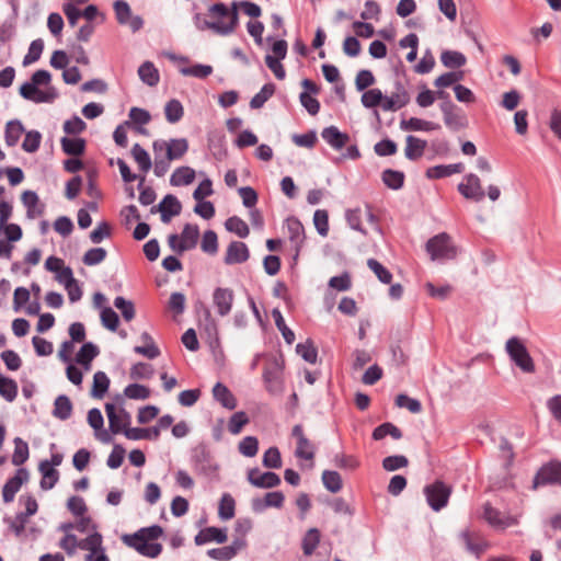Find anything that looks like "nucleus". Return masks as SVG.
Listing matches in <instances>:
<instances>
[{
	"instance_id": "nucleus-23",
	"label": "nucleus",
	"mask_w": 561,
	"mask_h": 561,
	"mask_svg": "<svg viewBox=\"0 0 561 561\" xmlns=\"http://www.w3.org/2000/svg\"><path fill=\"white\" fill-rule=\"evenodd\" d=\"M38 470L42 474L41 489L45 491L53 489L59 480V471L50 467L47 459L39 462Z\"/></svg>"
},
{
	"instance_id": "nucleus-25",
	"label": "nucleus",
	"mask_w": 561,
	"mask_h": 561,
	"mask_svg": "<svg viewBox=\"0 0 561 561\" xmlns=\"http://www.w3.org/2000/svg\"><path fill=\"white\" fill-rule=\"evenodd\" d=\"M203 309L204 313V329L208 335L210 341V347L214 348L215 346L219 345V337H218V328L215 319L213 318L210 310L202 302H197L196 308Z\"/></svg>"
},
{
	"instance_id": "nucleus-52",
	"label": "nucleus",
	"mask_w": 561,
	"mask_h": 561,
	"mask_svg": "<svg viewBox=\"0 0 561 561\" xmlns=\"http://www.w3.org/2000/svg\"><path fill=\"white\" fill-rule=\"evenodd\" d=\"M320 542V531L317 528H310L302 538L301 548L305 556H311Z\"/></svg>"
},
{
	"instance_id": "nucleus-9",
	"label": "nucleus",
	"mask_w": 561,
	"mask_h": 561,
	"mask_svg": "<svg viewBox=\"0 0 561 561\" xmlns=\"http://www.w3.org/2000/svg\"><path fill=\"white\" fill-rule=\"evenodd\" d=\"M439 108L444 116L445 125L453 131H458L468 126L466 114L453 102H442Z\"/></svg>"
},
{
	"instance_id": "nucleus-59",
	"label": "nucleus",
	"mask_w": 561,
	"mask_h": 561,
	"mask_svg": "<svg viewBox=\"0 0 561 561\" xmlns=\"http://www.w3.org/2000/svg\"><path fill=\"white\" fill-rule=\"evenodd\" d=\"M44 42L41 38L34 39L30 47L27 54L23 58V66L26 67L35 61H37L43 53Z\"/></svg>"
},
{
	"instance_id": "nucleus-26",
	"label": "nucleus",
	"mask_w": 561,
	"mask_h": 561,
	"mask_svg": "<svg viewBox=\"0 0 561 561\" xmlns=\"http://www.w3.org/2000/svg\"><path fill=\"white\" fill-rule=\"evenodd\" d=\"M465 169L463 163H453V164H438L431 167L426 170V178L428 179H443L450 176L456 173H461Z\"/></svg>"
},
{
	"instance_id": "nucleus-15",
	"label": "nucleus",
	"mask_w": 561,
	"mask_h": 561,
	"mask_svg": "<svg viewBox=\"0 0 561 561\" xmlns=\"http://www.w3.org/2000/svg\"><path fill=\"white\" fill-rule=\"evenodd\" d=\"M234 300V294L231 288L217 287L213 293V302L220 317H226L230 313Z\"/></svg>"
},
{
	"instance_id": "nucleus-21",
	"label": "nucleus",
	"mask_w": 561,
	"mask_h": 561,
	"mask_svg": "<svg viewBox=\"0 0 561 561\" xmlns=\"http://www.w3.org/2000/svg\"><path fill=\"white\" fill-rule=\"evenodd\" d=\"M227 533L225 528L207 527L201 530L194 538L196 546L205 545L209 541L224 543L227 541Z\"/></svg>"
},
{
	"instance_id": "nucleus-47",
	"label": "nucleus",
	"mask_w": 561,
	"mask_h": 561,
	"mask_svg": "<svg viewBox=\"0 0 561 561\" xmlns=\"http://www.w3.org/2000/svg\"><path fill=\"white\" fill-rule=\"evenodd\" d=\"M442 64L447 68H460L466 65V56L457 50H445L440 55Z\"/></svg>"
},
{
	"instance_id": "nucleus-18",
	"label": "nucleus",
	"mask_w": 561,
	"mask_h": 561,
	"mask_svg": "<svg viewBox=\"0 0 561 561\" xmlns=\"http://www.w3.org/2000/svg\"><path fill=\"white\" fill-rule=\"evenodd\" d=\"M163 535V528L159 525L142 527L134 534H125L122 536L123 542L128 541H153Z\"/></svg>"
},
{
	"instance_id": "nucleus-8",
	"label": "nucleus",
	"mask_w": 561,
	"mask_h": 561,
	"mask_svg": "<svg viewBox=\"0 0 561 561\" xmlns=\"http://www.w3.org/2000/svg\"><path fill=\"white\" fill-rule=\"evenodd\" d=\"M20 95L35 103H53L59 93L57 89L49 85L45 91L39 90L32 81L24 82L19 89Z\"/></svg>"
},
{
	"instance_id": "nucleus-16",
	"label": "nucleus",
	"mask_w": 561,
	"mask_h": 561,
	"mask_svg": "<svg viewBox=\"0 0 561 561\" xmlns=\"http://www.w3.org/2000/svg\"><path fill=\"white\" fill-rule=\"evenodd\" d=\"M249 482L261 489H272L280 484V478L273 471L261 473L259 468H252L248 471Z\"/></svg>"
},
{
	"instance_id": "nucleus-35",
	"label": "nucleus",
	"mask_w": 561,
	"mask_h": 561,
	"mask_svg": "<svg viewBox=\"0 0 561 561\" xmlns=\"http://www.w3.org/2000/svg\"><path fill=\"white\" fill-rule=\"evenodd\" d=\"M387 435H390L393 439H401L403 434L402 431L391 422H385L378 425L371 434L374 440H381Z\"/></svg>"
},
{
	"instance_id": "nucleus-37",
	"label": "nucleus",
	"mask_w": 561,
	"mask_h": 561,
	"mask_svg": "<svg viewBox=\"0 0 561 561\" xmlns=\"http://www.w3.org/2000/svg\"><path fill=\"white\" fill-rule=\"evenodd\" d=\"M24 133V126L19 119H13L7 123L4 131V140L8 147H13L18 144L21 135Z\"/></svg>"
},
{
	"instance_id": "nucleus-12",
	"label": "nucleus",
	"mask_w": 561,
	"mask_h": 561,
	"mask_svg": "<svg viewBox=\"0 0 561 561\" xmlns=\"http://www.w3.org/2000/svg\"><path fill=\"white\" fill-rule=\"evenodd\" d=\"M181 202L178 199L176 196L172 194L165 195L157 206H152L150 209L151 214H154L157 211L160 213L161 221L163 224L170 222L172 217L181 214Z\"/></svg>"
},
{
	"instance_id": "nucleus-56",
	"label": "nucleus",
	"mask_w": 561,
	"mask_h": 561,
	"mask_svg": "<svg viewBox=\"0 0 561 561\" xmlns=\"http://www.w3.org/2000/svg\"><path fill=\"white\" fill-rule=\"evenodd\" d=\"M296 352L307 363H310V364L317 363L318 350L310 340H307L305 343L297 344Z\"/></svg>"
},
{
	"instance_id": "nucleus-13",
	"label": "nucleus",
	"mask_w": 561,
	"mask_h": 561,
	"mask_svg": "<svg viewBox=\"0 0 561 561\" xmlns=\"http://www.w3.org/2000/svg\"><path fill=\"white\" fill-rule=\"evenodd\" d=\"M30 479V472L26 468H19L15 474L8 479L2 488V499L4 503H11L21 486Z\"/></svg>"
},
{
	"instance_id": "nucleus-62",
	"label": "nucleus",
	"mask_w": 561,
	"mask_h": 561,
	"mask_svg": "<svg viewBox=\"0 0 561 561\" xmlns=\"http://www.w3.org/2000/svg\"><path fill=\"white\" fill-rule=\"evenodd\" d=\"M201 248L205 253L214 255L218 251V237L214 230H207L203 234Z\"/></svg>"
},
{
	"instance_id": "nucleus-6",
	"label": "nucleus",
	"mask_w": 561,
	"mask_h": 561,
	"mask_svg": "<svg viewBox=\"0 0 561 561\" xmlns=\"http://www.w3.org/2000/svg\"><path fill=\"white\" fill-rule=\"evenodd\" d=\"M423 492L428 506L433 511L439 512L448 504L451 488L445 482L436 480L435 482L425 485Z\"/></svg>"
},
{
	"instance_id": "nucleus-48",
	"label": "nucleus",
	"mask_w": 561,
	"mask_h": 561,
	"mask_svg": "<svg viewBox=\"0 0 561 561\" xmlns=\"http://www.w3.org/2000/svg\"><path fill=\"white\" fill-rule=\"evenodd\" d=\"M30 456L28 445L21 437L14 438V451L11 461L14 466L23 465Z\"/></svg>"
},
{
	"instance_id": "nucleus-55",
	"label": "nucleus",
	"mask_w": 561,
	"mask_h": 561,
	"mask_svg": "<svg viewBox=\"0 0 561 561\" xmlns=\"http://www.w3.org/2000/svg\"><path fill=\"white\" fill-rule=\"evenodd\" d=\"M367 266L374 274L377 276V278L382 284H390L392 280V274L391 272L385 267L379 261L376 259H368L367 260Z\"/></svg>"
},
{
	"instance_id": "nucleus-29",
	"label": "nucleus",
	"mask_w": 561,
	"mask_h": 561,
	"mask_svg": "<svg viewBox=\"0 0 561 561\" xmlns=\"http://www.w3.org/2000/svg\"><path fill=\"white\" fill-rule=\"evenodd\" d=\"M72 402L66 394H59L54 402L53 416L60 420L66 421L72 414Z\"/></svg>"
},
{
	"instance_id": "nucleus-36",
	"label": "nucleus",
	"mask_w": 561,
	"mask_h": 561,
	"mask_svg": "<svg viewBox=\"0 0 561 561\" xmlns=\"http://www.w3.org/2000/svg\"><path fill=\"white\" fill-rule=\"evenodd\" d=\"M195 179V171L190 167H179L170 178L172 186H183L191 184Z\"/></svg>"
},
{
	"instance_id": "nucleus-51",
	"label": "nucleus",
	"mask_w": 561,
	"mask_h": 561,
	"mask_svg": "<svg viewBox=\"0 0 561 561\" xmlns=\"http://www.w3.org/2000/svg\"><path fill=\"white\" fill-rule=\"evenodd\" d=\"M0 396L8 402L15 400L18 396V383L3 375L0 374Z\"/></svg>"
},
{
	"instance_id": "nucleus-11",
	"label": "nucleus",
	"mask_w": 561,
	"mask_h": 561,
	"mask_svg": "<svg viewBox=\"0 0 561 561\" xmlns=\"http://www.w3.org/2000/svg\"><path fill=\"white\" fill-rule=\"evenodd\" d=\"M466 182L458 184V192L466 198L473 202L483 201L485 193L482 188L479 176L474 173H469L465 176Z\"/></svg>"
},
{
	"instance_id": "nucleus-27",
	"label": "nucleus",
	"mask_w": 561,
	"mask_h": 561,
	"mask_svg": "<svg viewBox=\"0 0 561 561\" xmlns=\"http://www.w3.org/2000/svg\"><path fill=\"white\" fill-rule=\"evenodd\" d=\"M213 397L217 402H219L224 408L228 410H233L237 407V399L229 390V388L221 382H217L214 386Z\"/></svg>"
},
{
	"instance_id": "nucleus-1",
	"label": "nucleus",
	"mask_w": 561,
	"mask_h": 561,
	"mask_svg": "<svg viewBox=\"0 0 561 561\" xmlns=\"http://www.w3.org/2000/svg\"><path fill=\"white\" fill-rule=\"evenodd\" d=\"M208 15L211 20H203L201 13L194 14V25L198 31L211 30L215 34L228 36L239 25L237 2H232L230 8L224 2L214 3L208 8Z\"/></svg>"
},
{
	"instance_id": "nucleus-30",
	"label": "nucleus",
	"mask_w": 561,
	"mask_h": 561,
	"mask_svg": "<svg viewBox=\"0 0 561 561\" xmlns=\"http://www.w3.org/2000/svg\"><path fill=\"white\" fill-rule=\"evenodd\" d=\"M124 543L135 549L139 554L148 558H157L162 552V545L159 542L128 541Z\"/></svg>"
},
{
	"instance_id": "nucleus-50",
	"label": "nucleus",
	"mask_w": 561,
	"mask_h": 561,
	"mask_svg": "<svg viewBox=\"0 0 561 561\" xmlns=\"http://www.w3.org/2000/svg\"><path fill=\"white\" fill-rule=\"evenodd\" d=\"M131 156L142 172L146 173L151 169L152 162L150 156L139 144L133 146Z\"/></svg>"
},
{
	"instance_id": "nucleus-44",
	"label": "nucleus",
	"mask_w": 561,
	"mask_h": 561,
	"mask_svg": "<svg viewBox=\"0 0 561 561\" xmlns=\"http://www.w3.org/2000/svg\"><path fill=\"white\" fill-rule=\"evenodd\" d=\"M164 114L165 119L170 124H175L180 122L184 115V108L182 103L176 99L170 100L169 102H167L164 106Z\"/></svg>"
},
{
	"instance_id": "nucleus-14",
	"label": "nucleus",
	"mask_w": 561,
	"mask_h": 561,
	"mask_svg": "<svg viewBox=\"0 0 561 561\" xmlns=\"http://www.w3.org/2000/svg\"><path fill=\"white\" fill-rule=\"evenodd\" d=\"M561 483V463L550 462L542 466L534 478V488Z\"/></svg>"
},
{
	"instance_id": "nucleus-4",
	"label": "nucleus",
	"mask_w": 561,
	"mask_h": 561,
	"mask_svg": "<svg viewBox=\"0 0 561 561\" xmlns=\"http://www.w3.org/2000/svg\"><path fill=\"white\" fill-rule=\"evenodd\" d=\"M505 350L511 358V360L523 371L526 374H533L536 370L535 363L523 343V341L517 336H512L507 340Z\"/></svg>"
},
{
	"instance_id": "nucleus-46",
	"label": "nucleus",
	"mask_w": 561,
	"mask_h": 561,
	"mask_svg": "<svg viewBox=\"0 0 561 561\" xmlns=\"http://www.w3.org/2000/svg\"><path fill=\"white\" fill-rule=\"evenodd\" d=\"M322 483L332 493H337L343 486L341 474L333 470H324L322 472Z\"/></svg>"
},
{
	"instance_id": "nucleus-40",
	"label": "nucleus",
	"mask_w": 561,
	"mask_h": 561,
	"mask_svg": "<svg viewBox=\"0 0 561 561\" xmlns=\"http://www.w3.org/2000/svg\"><path fill=\"white\" fill-rule=\"evenodd\" d=\"M105 412L108 419V427L113 434L123 433L125 435V431L130 427H125L123 422L121 421V416L116 413V408L114 403L105 404Z\"/></svg>"
},
{
	"instance_id": "nucleus-64",
	"label": "nucleus",
	"mask_w": 561,
	"mask_h": 561,
	"mask_svg": "<svg viewBox=\"0 0 561 561\" xmlns=\"http://www.w3.org/2000/svg\"><path fill=\"white\" fill-rule=\"evenodd\" d=\"M374 151L379 157L393 156L398 151V145L396 141L389 138H385L374 146Z\"/></svg>"
},
{
	"instance_id": "nucleus-17",
	"label": "nucleus",
	"mask_w": 561,
	"mask_h": 561,
	"mask_svg": "<svg viewBox=\"0 0 561 561\" xmlns=\"http://www.w3.org/2000/svg\"><path fill=\"white\" fill-rule=\"evenodd\" d=\"M250 257L249 248L244 242L231 241L227 248L224 262L227 265L241 264Z\"/></svg>"
},
{
	"instance_id": "nucleus-34",
	"label": "nucleus",
	"mask_w": 561,
	"mask_h": 561,
	"mask_svg": "<svg viewBox=\"0 0 561 561\" xmlns=\"http://www.w3.org/2000/svg\"><path fill=\"white\" fill-rule=\"evenodd\" d=\"M61 148L62 151L72 157L82 156L85 151V140L83 138H61Z\"/></svg>"
},
{
	"instance_id": "nucleus-41",
	"label": "nucleus",
	"mask_w": 561,
	"mask_h": 561,
	"mask_svg": "<svg viewBox=\"0 0 561 561\" xmlns=\"http://www.w3.org/2000/svg\"><path fill=\"white\" fill-rule=\"evenodd\" d=\"M199 238V228L197 225L185 224L180 236L182 243L187 250H192L196 247Z\"/></svg>"
},
{
	"instance_id": "nucleus-7",
	"label": "nucleus",
	"mask_w": 561,
	"mask_h": 561,
	"mask_svg": "<svg viewBox=\"0 0 561 561\" xmlns=\"http://www.w3.org/2000/svg\"><path fill=\"white\" fill-rule=\"evenodd\" d=\"M113 9L115 19L119 25L128 27L133 33L139 32L144 27V19L140 15L133 14L127 1H114Z\"/></svg>"
},
{
	"instance_id": "nucleus-39",
	"label": "nucleus",
	"mask_w": 561,
	"mask_h": 561,
	"mask_svg": "<svg viewBox=\"0 0 561 561\" xmlns=\"http://www.w3.org/2000/svg\"><path fill=\"white\" fill-rule=\"evenodd\" d=\"M125 436L131 440L149 439L156 440L159 438V430L154 426L148 428L130 427L125 431Z\"/></svg>"
},
{
	"instance_id": "nucleus-28",
	"label": "nucleus",
	"mask_w": 561,
	"mask_h": 561,
	"mask_svg": "<svg viewBox=\"0 0 561 561\" xmlns=\"http://www.w3.org/2000/svg\"><path fill=\"white\" fill-rule=\"evenodd\" d=\"M100 354L99 347L92 342H85L76 355V362L85 369L90 368L91 362Z\"/></svg>"
},
{
	"instance_id": "nucleus-49",
	"label": "nucleus",
	"mask_w": 561,
	"mask_h": 561,
	"mask_svg": "<svg viewBox=\"0 0 561 561\" xmlns=\"http://www.w3.org/2000/svg\"><path fill=\"white\" fill-rule=\"evenodd\" d=\"M225 228L240 238H247L250 233L247 222L238 216L229 217L225 222Z\"/></svg>"
},
{
	"instance_id": "nucleus-10",
	"label": "nucleus",
	"mask_w": 561,
	"mask_h": 561,
	"mask_svg": "<svg viewBox=\"0 0 561 561\" xmlns=\"http://www.w3.org/2000/svg\"><path fill=\"white\" fill-rule=\"evenodd\" d=\"M286 228L288 240L294 252L293 259L297 260L306 240L304 225L297 217L291 216L286 219Z\"/></svg>"
},
{
	"instance_id": "nucleus-54",
	"label": "nucleus",
	"mask_w": 561,
	"mask_h": 561,
	"mask_svg": "<svg viewBox=\"0 0 561 561\" xmlns=\"http://www.w3.org/2000/svg\"><path fill=\"white\" fill-rule=\"evenodd\" d=\"M272 317L275 321L277 329L280 331L287 344H293L295 341V333L286 325L284 317L279 309L272 310Z\"/></svg>"
},
{
	"instance_id": "nucleus-24",
	"label": "nucleus",
	"mask_w": 561,
	"mask_h": 561,
	"mask_svg": "<svg viewBox=\"0 0 561 561\" xmlns=\"http://www.w3.org/2000/svg\"><path fill=\"white\" fill-rule=\"evenodd\" d=\"M400 128L409 131H432L438 130L440 125L431 121L411 117L409 119H401Z\"/></svg>"
},
{
	"instance_id": "nucleus-38",
	"label": "nucleus",
	"mask_w": 561,
	"mask_h": 561,
	"mask_svg": "<svg viewBox=\"0 0 561 561\" xmlns=\"http://www.w3.org/2000/svg\"><path fill=\"white\" fill-rule=\"evenodd\" d=\"M110 378L104 371H96L93 376L91 396L95 399H102L108 390Z\"/></svg>"
},
{
	"instance_id": "nucleus-19",
	"label": "nucleus",
	"mask_w": 561,
	"mask_h": 561,
	"mask_svg": "<svg viewBox=\"0 0 561 561\" xmlns=\"http://www.w3.org/2000/svg\"><path fill=\"white\" fill-rule=\"evenodd\" d=\"M322 139L334 150H341L350 141V136L341 131L336 126H329L321 131Z\"/></svg>"
},
{
	"instance_id": "nucleus-42",
	"label": "nucleus",
	"mask_w": 561,
	"mask_h": 561,
	"mask_svg": "<svg viewBox=\"0 0 561 561\" xmlns=\"http://www.w3.org/2000/svg\"><path fill=\"white\" fill-rule=\"evenodd\" d=\"M103 537L100 533L94 531L89 535L87 538L78 540V548L81 550H87L93 553H98L103 550Z\"/></svg>"
},
{
	"instance_id": "nucleus-32",
	"label": "nucleus",
	"mask_w": 561,
	"mask_h": 561,
	"mask_svg": "<svg viewBox=\"0 0 561 561\" xmlns=\"http://www.w3.org/2000/svg\"><path fill=\"white\" fill-rule=\"evenodd\" d=\"M381 180L388 188L398 191L403 187L405 175L402 171L386 169L381 173Z\"/></svg>"
},
{
	"instance_id": "nucleus-58",
	"label": "nucleus",
	"mask_w": 561,
	"mask_h": 561,
	"mask_svg": "<svg viewBox=\"0 0 561 561\" xmlns=\"http://www.w3.org/2000/svg\"><path fill=\"white\" fill-rule=\"evenodd\" d=\"M154 370L151 364L148 363H136L131 366L129 376L134 380L150 379Z\"/></svg>"
},
{
	"instance_id": "nucleus-53",
	"label": "nucleus",
	"mask_w": 561,
	"mask_h": 561,
	"mask_svg": "<svg viewBox=\"0 0 561 561\" xmlns=\"http://www.w3.org/2000/svg\"><path fill=\"white\" fill-rule=\"evenodd\" d=\"M234 499L229 493L222 494L218 507L219 517L224 520L231 519L234 516Z\"/></svg>"
},
{
	"instance_id": "nucleus-45",
	"label": "nucleus",
	"mask_w": 561,
	"mask_h": 561,
	"mask_svg": "<svg viewBox=\"0 0 561 561\" xmlns=\"http://www.w3.org/2000/svg\"><path fill=\"white\" fill-rule=\"evenodd\" d=\"M129 118L134 124L139 125V127L136 128L139 134H147V129L142 127L144 125H147L151 119V115L147 110L140 107H131L129 111Z\"/></svg>"
},
{
	"instance_id": "nucleus-31",
	"label": "nucleus",
	"mask_w": 561,
	"mask_h": 561,
	"mask_svg": "<svg viewBox=\"0 0 561 561\" xmlns=\"http://www.w3.org/2000/svg\"><path fill=\"white\" fill-rule=\"evenodd\" d=\"M138 76L140 80L149 87H156L160 81V75L158 69L156 68L153 62L148 60L139 66Z\"/></svg>"
},
{
	"instance_id": "nucleus-33",
	"label": "nucleus",
	"mask_w": 561,
	"mask_h": 561,
	"mask_svg": "<svg viewBox=\"0 0 561 561\" xmlns=\"http://www.w3.org/2000/svg\"><path fill=\"white\" fill-rule=\"evenodd\" d=\"M188 150V141L186 138H172L168 141L167 156L168 160H179Z\"/></svg>"
},
{
	"instance_id": "nucleus-57",
	"label": "nucleus",
	"mask_w": 561,
	"mask_h": 561,
	"mask_svg": "<svg viewBox=\"0 0 561 561\" xmlns=\"http://www.w3.org/2000/svg\"><path fill=\"white\" fill-rule=\"evenodd\" d=\"M124 394L133 400H146L150 397V389L140 383H130L124 389Z\"/></svg>"
},
{
	"instance_id": "nucleus-20",
	"label": "nucleus",
	"mask_w": 561,
	"mask_h": 561,
	"mask_svg": "<svg viewBox=\"0 0 561 561\" xmlns=\"http://www.w3.org/2000/svg\"><path fill=\"white\" fill-rule=\"evenodd\" d=\"M21 201L26 208V217L28 219H34L44 214L45 206L43 204L39 205V198L36 192L30 190L24 191Z\"/></svg>"
},
{
	"instance_id": "nucleus-3",
	"label": "nucleus",
	"mask_w": 561,
	"mask_h": 561,
	"mask_svg": "<svg viewBox=\"0 0 561 561\" xmlns=\"http://www.w3.org/2000/svg\"><path fill=\"white\" fill-rule=\"evenodd\" d=\"M425 249L433 261L444 262L457 256V248L446 232H440L428 239Z\"/></svg>"
},
{
	"instance_id": "nucleus-22",
	"label": "nucleus",
	"mask_w": 561,
	"mask_h": 561,
	"mask_svg": "<svg viewBox=\"0 0 561 561\" xmlns=\"http://www.w3.org/2000/svg\"><path fill=\"white\" fill-rule=\"evenodd\" d=\"M427 146V141L415 136L409 135L405 138V158L411 161L419 160L423 154Z\"/></svg>"
},
{
	"instance_id": "nucleus-60",
	"label": "nucleus",
	"mask_w": 561,
	"mask_h": 561,
	"mask_svg": "<svg viewBox=\"0 0 561 561\" xmlns=\"http://www.w3.org/2000/svg\"><path fill=\"white\" fill-rule=\"evenodd\" d=\"M383 100V94L379 89H370L362 94L360 102L366 108L379 106Z\"/></svg>"
},
{
	"instance_id": "nucleus-43",
	"label": "nucleus",
	"mask_w": 561,
	"mask_h": 561,
	"mask_svg": "<svg viewBox=\"0 0 561 561\" xmlns=\"http://www.w3.org/2000/svg\"><path fill=\"white\" fill-rule=\"evenodd\" d=\"M275 84L270 82V83H265L261 90L251 99L250 101V107L252 110H257V108H261L263 107V105L267 102V100L270 98H272V95L274 94L275 92Z\"/></svg>"
},
{
	"instance_id": "nucleus-2",
	"label": "nucleus",
	"mask_w": 561,
	"mask_h": 561,
	"mask_svg": "<svg viewBox=\"0 0 561 561\" xmlns=\"http://www.w3.org/2000/svg\"><path fill=\"white\" fill-rule=\"evenodd\" d=\"M191 466L196 474L209 479L218 478V465L214 461L210 450L205 444H198L191 450Z\"/></svg>"
},
{
	"instance_id": "nucleus-63",
	"label": "nucleus",
	"mask_w": 561,
	"mask_h": 561,
	"mask_svg": "<svg viewBox=\"0 0 561 561\" xmlns=\"http://www.w3.org/2000/svg\"><path fill=\"white\" fill-rule=\"evenodd\" d=\"M101 322L107 330L114 332L119 325V317L111 307H104L101 311Z\"/></svg>"
},
{
	"instance_id": "nucleus-5",
	"label": "nucleus",
	"mask_w": 561,
	"mask_h": 561,
	"mask_svg": "<svg viewBox=\"0 0 561 561\" xmlns=\"http://www.w3.org/2000/svg\"><path fill=\"white\" fill-rule=\"evenodd\" d=\"M283 369L284 359L282 356H272L263 370V380L266 390L272 394H278L283 391Z\"/></svg>"
},
{
	"instance_id": "nucleus-61",
	"label": "nucleus",
	"mask_w": 561,
	"mask_h": 561,
	"mask_svg": "<svg viewBox=\"0 0 561 561\" xmlns=\"http://www.w3.org/2000/svg\"><path fill=\"white\" fill-rule=\"evenodd\" d=\"M106 255L107 252L104 248H92L84 253L82 262L88 266H94L102 263Z\"/></svg>"
}]
</instances>
